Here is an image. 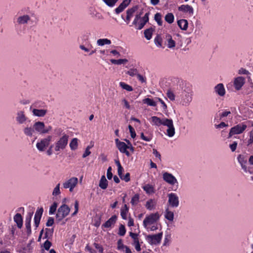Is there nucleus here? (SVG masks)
<instances>
[{
    "mask_svg": "<svg viewBox=\"0 0 253 253\" xmlns=\"http://www.w3.org/2000/svg\"><path fill=\"white\" fill-rule=\"evenodd\" d=\"M163 125L168 127V129L166 130L167 135L170 137L173 136L175 134V128L172 120L164 118Z\"/></svg>",
    "mask_w": 253,
    "mask_h": 253,
    "instance_id": "7ed1b4c3",
    "label": "nucleus"
},
{
    "mask_svg": "<svg viewBox=\"0 0 253 253\" xmlns=\"http://www.w3.org/2000/svg\"><path fill=\"white\" fill-rule=\"evenodd\" d=\"M52 136H48L45 138L42 139L39 142L36 144L37 149L40 151H43L45 148L48 146L50 141L51 140Z\"/></svg>",
    "mask_w": 253,
    "mask_h": 253,
    "instance_id": "0eeeda50",
    "label": "nucleus"
},
{
    "mask_svg": "<svg viewBox=\"0 0 253 253\" xmlns=\"http://www.w3.org/2000/svg\"><path fill=\"white\" fill-rule=\"evenodd\" d=\"M168 203L172 208H177L179 206V202L178 197L176 194L171 193L168 195Z\"/></svg>",
    "mask_w": 253,
    "mask_h": 253,
    "instance_id": "9d476101",
    "label": "nucleus"
},
{
    "mask_svg": "<svg viewBox=\"0 0 253 253\" xmlns=\"http://www.w3.org/2000/svg\"><path fill=\"white\" fill-rule=\"evenodd\" d=\"M122 250L123 252H125V253H131V250L128 247L126 246H125L124 247V249H122Z\"/></svg>",
    "mask_w": 253,
    "mask_h": 253,
    "instance_id": "774afa93",
    "label": "nucleus"
},
{
    "mask_svg": "<svg viewBox=\"0 0 253 253\" xmlns=\"http://www.w3.org/2000/svg\"><path fill=\"white\" fill-rule=\"evenodd\" d=\"M110 61L112 64L120 65L122 64H126L128 62V60L126 59H120L118 60L112 59L110 60Z\"/></svg>",
    "mask_w": 253,
    "mask_h": 253,
    "instance_id": "4c0bfd02",
    "label": "nucleus"
},
{
    "mask_svg": "<svg viewBox=\"0 0 253 253\" xmlns=\"http://www.w3.org/2000/svg\"><path fill=\"white\" fill-rule=\"evenodd\" d=\"M33 214V212H29L25 220V226L27 229V232L28 235L30 234L31 233L30 222Z\"/></svg>",
    "mask_w": 253,
    "mask_h": 253,
    "instance_id": "f3484780",
    "label": "nucleus"
},
{
    "mask_svg": "<svg viewBox=\"0 0 253 253\" xmlns=\"http://www.w3.org/2000/svg\"><path fill=\"white\" fill-rule=\"evenodd\" d=\"M128 211V208L126 204H125L124 208L121 210V215L122 217L124 219H126V214Z\"/></svg>",
    "mask_w": 253,
    "mask_h": 253,
    "instance_id": "58836bf2",
    "label": "nucleus"
},
{
    "mask_svg": "<svg viewBox=\"0 0 253 253\" xmlns=\"http://www.w3.org/2000/svg\"><path fill=\"white\" fill-rule=\"evenodd\" d=\"M247 125L245 124H239L232 127L229 133L228 138H230L234 134L242 133L247 128Z\"/></svg>",
    "mask_w": 253,
    "mask_h": 253,
    "instance_id": "1a4fd4ad",
    "label": "nucleus"
},
{
    "mask_svg": "<svg viewBox=\"0 0 253 253\" xmlns=\"http://www.w3.org/2000/svg\"><path fill=\"white\" fill-rule=\"evenodd\" d=\"M153 153L156 157L158 158L160 161L161 160V155L156 149H153Z\"/></svg>",
    "mask_w": 253,
    "mask_h": 253,
    "instance_id": "338daca9",
    "label": "nucleus"
},
{
    "mask_svg": "<svg viewBox=\"0 0 253 253\" xmlns=\"http://www.w3.org/2000/svg\"><path fill=\"white\" fill-rule=\"evenodd\" d=\"M70 211V208L66 204H63L57 210L56 220L59 222L67 216Z\"/></svg>",
    "mask_w": 253,
    "mask_h": 253,
    "instance_id": "f257e3e1",
    "label": "nucleus"
},
{
    "mask_svg": "<svg viewBox=\"0 0 253 253\" xmlns=\"http://www.w3.org/2000/svg\"><path fill=\"white\" fill-rule=\"evenodd\" d=\"M143 102L150 106H156L157 103L155 101L149 98H146L143 100Z\"/></svg>",
    "mask_w": 253,
    "mask_h": 253,
    "instance_id": "e433bc0d",
    "label": "nucleus"
},
{
    "mask_svg": "<svg viewBox=\"0 0 253 253\" xmlns=\"http://www.w3.org/2000/svg\"><path fill=\"white\" fill-rule=\"evenodd\" d=\"M149 13H146L145 15L143 16L142 20L143 22H141L138 28L139 30H140L143 28V27L144 26L145 24L149 20Z\"/></svg>",
    "mask_w": 253,
    "mask_h": 253,
    "instance_id": "f704fd0d",
    "label": "nucleus"
},
{
    "mask_svg": "<svg viewBox=\"0 0 253 253\" xmlns=\"http://www.w3.org/2000/svg\"><path fill=\"white\" fill-rule=\"evenodd\" d=\"M79 202L77 200L75 202V211L72 214V216H75L78 212L79 210Z\"/></svg>",
    "mask_w": 253,
    "mask_h": 253,
    "instance_id": "5fc2aeb1",
    "label": "nucleus"
},
{
    "mask_svg": "<svg viewBox=\"0 0 253 253\" xmlns=\"http://www.w3.org/2000/svg\"><path fill=\"white\" fill-rule=\"evenodd\" d=\"M53 223H54L53 218L50 217L48 219V220L46 223V225L47 226H50L52 225Z\"/></svg>",
    "mask_w": 253,
    "mask_h": 253,
    "instance_id": "13d9d810",
    "label": "nucleus"
},
{
    "mask_svg": "<svg viewBox=\"0 0 253 253\" xmlns=\"http://www.w3.org/2000/svg\"><path fill=\"white\" fill-rule=\"evenodd\" d=\"M163 179L170 185L174 186L175 184H178V181L175 177L168 172H165L163 173Z\"/></svg>",
    "mask_w": 253,
    "mask_h": 253,
    "instance_id": "423d86ee",
    "label": "nucleus"
},
{
    "mask_svg": "<svg viewBox=\"0 0 253 253\" xmlns=\"http://www.w3.org/2000/svg\"><path fill=\"white\" fill-rule=\"evenodd\" d=\"M156 203L154 200L150 199L147 201L145 207L146 208L151 211L155 208Z\"/></svg>",
    "mask_w": 253,
    "mask_h": 253,
    "instance_id": "c756f323",
    "label": "nucleus"
},
{
    "mask_svg": "<svg viewBox=\"0 0 253 253\" xmlns=\"http://www.w3.org/2000/svg\"><path fill=\"white\" fill-rule=\"evenodd\" d=\"M43 211V209L42 208H41L40 209H38L36 212L34 217V221L35 225L36 228L38 227L40 224L41 218L42 214Z\"/></svg>",
    "mask_w": 253,
    "mask_h": 253,
    "instance_id": "4468645a",
    "label": "nucleus"
},
{
    "mask_svg": "<svg viewBox=\"0 0 253 253\" xmlns=\"http://www.w3.org/2000/svg\"><path fill=\"white\" fill-rule=\"evenodd\" d=\"M117 217L114 215L109 218L103 226L105 228H109L115 223Z\"/></svg>",
    "mask_w": 253,
    "mask_h": 253,
    "instance_id": "b1692460",
    "label": "nucleus"
},
{
    "mask_svg": "<svg viewBox=\"0 0 253 253\" xmlns=\"http://www.w3.org/2000/svg\"><path fill=\"white\" fill-rule=\"evenodd\" d=\"M111 42L107 39H100L97 41V44L99 46H103L105 44H110Z\"/></svg>",
    "mask_w": 253,
    "mask_h": 253,
    "instance_id": "473e14b6",
    "label": "nucleus"
},
{
    "mask_svg": "<svg viewBox=\"0 0 253 253\" xmlns=\"http://www.w3.org/2000/svg\"><path fill=\"white\" fill-rule=\"evenodd\" d=\"M57 207V204L54 202L50 207L49 210V214H53L55 212L56 210V208Z\"/></svg>",
    "mask_w": 253,
    "mask_h": 253,
    "instance_id": "de8ad7c7",
    "label": "nucleus"
},
{
    "mask_svg": "<svg viewBox=\"0 0 253 253\" xmlns=\"http://www.w3.org/2000/svg\"><path fill=\"white\" fill-rule=\"evenodd\" d=\"M166 41L167 42V45L169 48H172L175 46V42L172 39L170 35L167 34L166 36Z\"/></svg>",
    "mask_w": 253,
    "mask_h": 253,
    "instance_id": "4be33fe9",
    "label": "nucleus"
},
{
    "mask_svg": "<svg viewBox=\"0 0 253 253\" xmlns=\"http://www.w3.org/2000/svg\"><path fill=\"white\" fill-rule=\"evenodd\" d=\"M34 130L39 133H46L48 132V129H44V124L42 122H37L33 125Z\"/></svg>",
    "mask_w": 253,
    "mask_h": 253,
    "instance_id": "f8f14e48",
    "label": "nucleus"
},
{
    "mask_svg": "<svg viewBox=\"0 0 253 253\" xmlns=\"http://www.w3.org/2000/svg\"><path fill=\"white\" fill-rule=\"evenodd\" d=\"M159 219V214L158 213H152L145 218L143 222V225L145 228H147L148 225L153 224Z\"/></svg>",
    "mask_w": 253,
    "mask_h": 253,
    "instance_id": "39448f33",
    "label": "nucleus"
},
{
    "mask_svg": "<svg viewBox=\"0 0 253 253\" xmlns=\"http://www.w3.org/2000/svg\"><path fill=\"white\" fill-rule=\"evenodd\" d=\"M125 246L123 245L121 240H119L118 241V248L119 250L124 249Z\"/></svg>",
    "mask_w": 253,
    "mask_h": 253,
    "instance_id": "69168bd1",
    "label": "nucleus"
},
{
    "mask_svg": "<svg viewBox=\"0 0 253 253\" xmlns=\"http://www.w3.org/2000/svg\"><path fill=\"white\" fill-rule=\"evenodd\" d=\"M167 97L172 101L174 100L175 99V95L174 93L170 90H168L167 93Z\"/></svg>",
    "mask_w": 253,
    "mask_h": 253,
    "instance_id": "8fccbe9b",
    "label": "nucleus"
},
{
    "mask_svg": "<svg viewBox=\"0 0 253 253\" xmlns=\"http://www.w3.org/2000/svg\"><path fill=\"white\" fill-rule=\"evenodd\" d=\"M24 135L26 136L31 137L33 136L35 130L33 126H27L23 129Z\"/></svg>",
    "mask_w": 253,
    "mask_h": 253,
    "instance_id": "a211bd4d",
    "label": "nucleus"
},
{
    "mask_svg": "<svg viewBox=\"0 0 253 253\" xmlns=\"http://www.w3.org/2000/svg\"><path fill=\"white\" fill-rule=\"evenodd\" d=\"M119 151L122 153L125 150L127 149V145L124 142H122L118 146H117Z\"/></svg>",
    "mask_w": 253,
    "mask_h": 253,
    "instance_id": "c03bdc74",
    "label": "nucleus"
},
{
    "mask_svg": "<svg viewBox=\"0 0 253 253\" xmlns=\"http://www.w3.org/2000/svg\"><path fill=\"white\" fill-rule=\"evenodd\" d=\"M192 92H186L184 96L182 99L183 105H188L192 100Z\"/></svg>",
    "mask_w": 253,
    "mask_h": 253,
    "instance_id": "aec40b11",
    "label": "nucleus"
},
{
    "mask_svg": "<svg viewBox=\"0 0 253 253\" xmlns=\"http://www.w3.org/2000/svg\"><path fill=\"white\" fill-rule=\"evenodd\" d=\"M177 24L179 28L182 30L185 31L187 29L188 23L187 20L180 19L178 20Z\"/></svg>",
    "mask_w": 253,
    "mask_h": 253,
    "instance_id": "393cba45",
    "label": "nucleus"
},
{
    "mask_svg": "<svg viewBox=\"0 0 253 253\" xmlns=\"http://www.w3.org/2000/svg\"><path fill=\"white\" fill-rule=\"evenodd\" d=\"M126 74L129 75L130 76L133 77L137 75L138 71L136 69H130L127 71Z\"/></svg>",
    "mask_w": 253,
    "mask_h": 253,
    "instance_id": "49530a36",
    "label": "nucleus"
},
{
    "mask_svg": "<svg viewBox=\"0 0 253 253\" xmlns=\"http://www.w3.org/2000/svg\"><path fill=\"white\" fill-rule=\"evenodd\" d=\"M118 0H104V2L109 6H113Z\"/></svg>",
    "mask_w": 253,
    "mask_h": 253,
    "instance_id": "603ef678",
    "label": "nucleus"
},
{
    "mask_svg": "<svg viewBox=\"0 0 253 253\" xmlns=\"http://www.w3.org/2000/svg\"><path fill=\"white\" fill-rule=\"evenodd\" d=\"M151 120L152 122L157 126L163 125L164 119H161L160 118H158L156 116H153L151 117Z\"/></svg>",
    "mask_w": 253,
    "mask_h": 253,
    "instance_id": "7c9ffc66",
    "label": "nucleus"
},
{
    "mask_svg": "<svg viewBox=\"0 0 253 253\" xmlns=\"http://www.w3.org/2000/svg\"><path fill=\"white\" fill-rule=\"evenodd\" d=\"M238 160L240 164H246L247 163V160H245L244 156L242 155H239L238 156Z\"/></svg>",
    "mask_w": 253,
    "mask_h": 253,
    "instance_id": "3c124183",
    "label": "nucleus"
},
{
    "mask_svg": "<svg viewBox=\"0 0 253 253\" xmlns=\"http://www.w3.org/2000/svg\"><path fill=\"white\" fill-rule=\"evenodd\" d=\"M14 221L17 223L19 228H21L22 226L23 220L21 214L17 213L14 217Z\"/></svg>",
    "mask_w": 253,
    "mask_h": 253,
    "instance_id": "a878e982",
    "label": "nucleus"
},
{
    "mask_svg": "<svg viewBox=\"0 0 253 253\" xmlns=\"http://www.w3.org/2000/svg\"><path fill=\"white\" fill-rule=\"evenodd\" d=\"M163 236V233L161 232L155 235H148L146 236L147 241L152 245H156L161 242Z\"/></svg>",
    "mask_w": 253,
    "mask_h": 253,
    "instance_id": "6e6552de",
    "label": "nucleus"
},
{
    "mask_svg": "<svg viewBox=\"0 0 253 253\" xmlns=\"http://www.w3.org/2000/svg\"><path fill=\"white\" fill-rule=\"evenodd\" d=\"M162 17V14L160 13H157L154 16V19L159 26H162L163 24Z\"/></svg>",
    "mask_w": 253,
    "mask_h": 253,
    "instance_id": "ea45409f",
    "label": "nucleus"
},
{
    "mask_svg": "<svg viewBox=\"0 0 253 253\" xmlns=\"http://www.w3.org/2000/svg\"><path fill=\"white\" fill-rule=\"evenodd\" d=\"M137 7L135 6L131 8L128 9L126 11V20L127 21H129L130 19V18L132 16L133 13L134 12L137 10Z\"/></svg>",
    "mask_w": 253,
    "mask_h": 253,
    "instance_id": "cd10ccee",
    "label": "nucleus"
},
{
    "mask_svg": "<svg viewBox=\"0 0 253 253\" xmlns=\"http://www.w3.org/2000/svg\"><path fill=\"white\" fill-rule=\"evenodd\" d=\"M130 174L129 173H126L125 176H122L120 178L125 180L126 182H128L130 180Z\"/></svg>",
    "mask_w": 253,
    "mask_h": 253,
    "instance_id": "4d7b16f0",
    "label": "nucleus"
},
{
    "mask_svg": "<svg viewBox=\"0 0 253 253\" xmlns=\"http://www.w3.org/2000/svg\"><path fill=\"white\" fill-rule=\"evenodd\" d=\"M125 233H126V229H125V226L121 224L119 227V231L118 234L120 236H123L125 235Z\"/></svg>",
    "mask_w": 253,
    "mask_h": 253,
    "instance_id": "09e8293b",
    "label": "nucleus"
},
{
    "mask_svg": "<svg viewBox=\"0 0 253 253\" xmlns=\"http://www.w3.org/2000/svg\"><path fill=\"white\" fill-rule=\"evenodd\" d=\"M69 136L64 134L55 144V150L58 151L60 149L63 150L66 147L68 141Z\"/></svg>",
    "mask_w": 253,
    "mask_h": 253,
    "instance_id": "20e7f679",
    "label": "nucleus"
},
{
    "mask_svg": "<svg viewBox=\"0 0 253 253\" xmlns=\"http://www.w3.org/2000/svg\"><path fill=\"white\" fill-rule=\"evenodd\" d=\"M237 146V143L236 141H235L233 142V144H230L229 145V147H230L231 151L232 152H234L236 149Z\"/></svg>",
    "mask_w": 253,
    "mask_h": 253,
    "instance_id": "e2e57ef3",
    "label": "nucleus"
},
{
    "mask_svg": "<svg viewBox=\"0 0 253 253\" xmlns=\"http://www.w3.org/2000/svg\"><path fill=\"white\" fill-rule=\"evenodd\" d=\"M143 189L148 194L154 193V188L153 186L149 184H147L143 187Z\"/></svg>",
    "mask_w": 253,
    "mask_h": 253,
    "instance_id": "79ce46f5",
    "label": "nucleus"
},
{
    "mask_svg": "<svg viewBox=\"0 0 253 253\" xmlns=\"http://www.w3.org/2000/svg\"><path fill=\"white\" fill-rule=\"evenodd\" d=\"M99 186L102 189H106L108 186V181L104 175H102L100 180Z\"/></svg>",
    "mask_w": 253,
    "mask_h": 253,
    "instance_id": "bb28decb",
    "label": "nucleus"
},
{
    "mask_svg": "<svg viewBox=\"0 0 253 253\" xmlns=\"http://www.w3.org/2000/svg\"><path fill=\"white\" fill-rule=\"evenodd\" d=\"M28 119L24 111H18L16 113L15 120L18 124L23 125L25 124Z\"/></svg>",
    "mask_w": 253,
    "mask_h": 253,
    "instance_id": "9b49d317",
    "label": "nucleus"
},
{
    "mask_svg": "<svg viewBox=\"0 0 253 253\" xmlns=\"http://www.w3.org/2000/svg\"><path fill=\"white\" fill-rule=\"evenodd\" d=\"M178 10L183 12H188L190 14H193V8L192 6L189 5H181L178 7Z\"/></svg>",
    "mask_w": 253,
    "mask_h": 253,
    "instance_id": "412c9836",
    "label": "nucleus"
},
{
    "mask_svg": "<svg viewBox=\"0 0 253 253\" xmlns=\"http://www.w3.org/2000/svg\"><path fill=\"white\" fill-rule=\"evenodd\" d=\"M215 92L220 96H223L225 94V89L222 84H218L214 87Z\"/></svg>",
    "mask_w": 253,
    "mask_h": 253,
    "instance_id": "dca6fc26",
    "label": "nucleus"
},
{
    "mask_svg": "<svg viewBox=\"0 0 253 253\" xmlns=\"http://www.w3.org/2000/svg\"><path fill=\"white\" fill-rule=\"evenodd\" d=\"M53 232V229H45V237L48 238L49 236H51Z\"/></svg>",
    "mask_w": 253,
    "mask_h": 253,
    "instance_id": "864d4df0",
    "label": "nucleus"
},
{
    "mask_svg": "<svg viewBox=\"0 0 253 253\" xmlns=\"http://www.w3.org/2000/svg\"><path fill=\"white\" fill-rule=\"evenodd\" d=\"M139 201V195L138 194H136L132 198L130 201V203L133 206L136 205Z\"/></svg>",
    "mask_w": 253,
    "mask_h": 253,
    "instance_id": "a19ab883",
    "label": "nucleus"
},
{
    "mask_svg": "<svg viewBox=\"0 0 253 253\" xmlns=\"http://www.w3.org/2000/svg\"><path fill=\"white\" fill-rule=\"evenodd\" d=\"M157 99L162 104L163 108L164 110V111H166L167 110V106L166 104V103L164 102V101L162 99H161L160 98H157Z\"/></svg>",
    "mask_w": 253,
    "mask_h": 253,
    "instance_id": "bf43d9fd",
    "label": "nucleus"
},
{
    "mask_svg": "<svg viewBox=\"0 0 253 253\" xmlns=\"http://www.w3.org/2000/svg\"><path fill=\"white\" fill-rule=\"evenodd\" d=\"M51 245V243L48 240H46L44 243V248L46 250H48Z\"/></svg>",
    "mask_w": 253,
    "mask_h": 253,
    "instance_id": "052dcab7",
    "label": "nucleus"
},
{
    "mask_svg": "<svg viewBox=\"0 0 253 253\" xmlns=\"http://www.w3.org/2000/svg\"><path fill=\"white\" fill-rule=\"evenodd\" d=\"M111 171L112 168L111 167H110L108 168L107 171V177L109 179H111L113 176V174Z\"/></svg>",
    "mask_w": 253,
    "mask_h": 253,
    "instance_id": "6e6d98bb",
    "label": "nucleus"
},
{
    "mask_svg": "<svg viewBox=\"0 0 253 253\" xmlns=\"http://www.w3.org/2000/svg\"><path fill=\"white\" fill-rule=\"evenodd\" d=\"M165 217L167 220L172 221L174 218V213L167 209L165 212Z\"/></svg>",
    "mask_w": 253,
    "mask_h": 253,
    "instance_id": "c85d7f7f",
    "label": "nucleus"
},
{
    "mask_svg": "<svg viewBox=\"0 0 253 253\" xmlns=\"http://www.w3.org/2000/svg\"><path fill=\"white\" fill-rule=\"evenodd\" d=\"M120 85L123 89H126L127 91H131L133 90V88L131 86L124 82H120Z\"/></svg>",
    "mask_w": 253,
    "mask_h": 253,
    "instance_id": "37998d69",
    "label": "nucleus"
},
{
    "mask_svg": "<svg viewBox=\"0 0 253 253\" xmlns=\"http://www.w3.org/2000/svg\"><path fill=\"white\" fill-rule=\"evenodd\" d=\"M131 0H125L120 5L115 9V12L117 14H119L124 10L126 6L129 4Z\"/></svg>",
    "mask_w": 253,
    "mask_h": 253,
    "instance_id": "6ab92c4d",
    "label": "nucleus"
},
{
    "mask_svg": "<svg viewBox=\"0 0 253 253\" xmlns=\"http://www.w3.org/2000/svg\"><path fill=\"white\" fill-rule=\"evenodd\" d=\"M231 114L230 111H225L223 113L219 114L220 119H221L222 118L227 117L228 115Z\"/></svg>",
    "mask_w": 253,
    "mask_h": 253,
    "instance_id": "680f3d73",
    "label": "nucleus"
},
{
    "mask_svg": "<svg viewBox=\"0 0 253 253\" xmlns=\"http://www.w3.org/2000/svg\"><path fill=\"white\" fill-rule=\"evenodd\" d=\"M47 110L45 109H34L32 110V113L34 116L42 117L45 115Z\"/></svg>",
    "mask_w": 253,
    "mask_h": 253,
    "instance_id": "5701e85b",
    "label": "nucleus"
},
{
    "mask_svg": "<svg viewBox=\"0 0 253 253\" xmlns=\"http://www.w3.org/2000/svg\"><path fill=\"white\" fill-rule=\"evenodd\" d=\"M30 19L28 15H23L17 18V22L19 25H25L28 24Z\"/></svg>",
    "mask_w": 253,
    "mask_h": 253,
    "instance_id": "2eb2a0df",
    "label": "nucleus"
},
{
    "mask_svg": "<svg viewBox=\"0 0 253 253\" xmlns=\"http://www.w3.org/2000/svg\"><path fill=\"white\" fill-rule=\"evenodd\" d=\"M78 183V178L76 177H72L65 180L62 184L63 187L65 189H69V191L72 192L74 189L77 186Z\"/></svg>",
    "mask_w": 253,
    "mask_h": 253,
    "instance_id": "f03ea898",
    "label": "nucleus"
},
{
    "mask_svg": "<svg viewBox=\"0 0 253 253\" xmlns=\"http://www.w3.org/2000/svg\"><path fill=\"white\" fill-rule=\"evenodd\" d=\"M245 83V79L243 77H238L235 79L234 85L236 90H240Z\"/></svg>",
    "mask_w": 253,
    "mask_h": 253,
    "instance_id": "ddd939ff",
    "label": "nucleus"
},
{
    "mask_svg": "<svg viewBox=\"0 0 253 253\" xmlns=\"http://www.w3.org/2000/svg\"><path fill=\"white\" fill-rule=\"evenodd\" d=\"M60 183H58L56 185L55 187L54 188L53 192H52V195L54 196H57L60 194Z\"/></svg>",
    "mask_w": 253,
    "mask_h": 253,
    "instance_id": "a18cd8bd",
    "label": "nucleus"
},
{
    "mask_svg": "<svg viewBox=\"0 0 253 253\" xmlns=\"http://www.w3.org/2000/svg\"><path fill=\"white\" fill-rule=\"evenodd\" d=\"M174 17L172 13H168L165 17V20L169 24H171L174 21Z\"/></svg>",
    "mask_w": 253,
    "mask_h": 253,
    "instance_id": "72a5a7b5",
    "label": "nucleus"
},
{
    "mask_svg": "<svg viewBox=\"0 0 253 253\" xmlns=\"http://www.w3.org/2000/svg\"><path fill=\"white\" fill-rule=\"evenodd\" d=\"M238 74H239L248 75L249 74V72L248 71L246 70V69H245L244 68H241L238 71Z\"/></svg>",
    "mask_w": 253,
    "mask_h": 253,
    "instance_id": "0e129e2a",
    "label": "nucleus"
},
{
    "mask_svg": "<svg viewBox=\"0 0 253 253\" xmlns=\"http://www.w3.org/2000/svg\"><path fill=\"white\" fill-rule=\"evenodd\" d=\"M78 139L76 138H73L70 143V147L71 150H75L78 148Z\"/></svg>",
    "mask_w": 253,
    "mask_h": 253,
    "instance_id": "c9c22d12",
    "label": "nucleus"
},
{
    "mask_svg": "<svg viewBox=\"0 0 253 253\" xmlns=\"http://www.w3.org/2000/svg\"><path fill=\"white\" fill-rule=\"evenodd\" d=\"M154 30L152 28H150L144 31V34L145 37L148 40H149L152 38V35Z\"/></svg>",
    "mask_w": 253,
    "mask_h": 253,
    "instance_id": "2f4dec72",
    "label": "nucleus"
}]
</instances>
